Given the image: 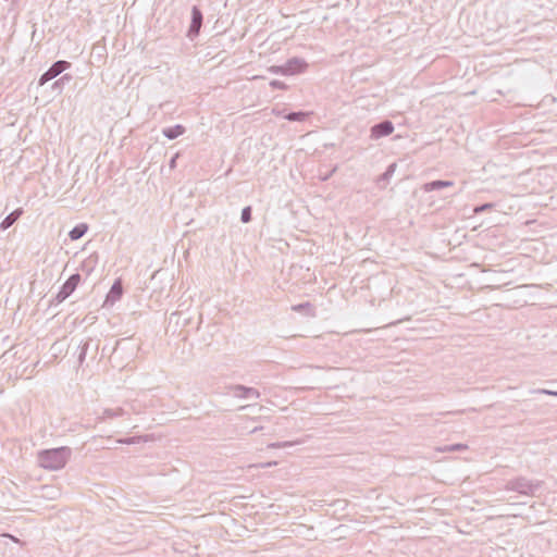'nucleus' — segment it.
Wrapping results in <instances>:
<instances>
[{
    "label": "nucleus",
    "mask_w": 557,
    "mask_h": 557,
    "mask_svg": "<svg viewBox=\"0 0 557 557\" xmlns=\"http://www.w3.org/2000/svg\"><path fill=\"white\" fill-rule=\"evenodd\" d=\"M72 450L67 446L44 449L38 453L39 465L48 470L62 469L71 457Z\"/></svg>",
    "instance_id": "f257e3e1"
},
{
    "label": "nucleus",
    "mask_w": 557,
    "mask_h": 557,
    "mask_svg": "<svg viewBox=\"0 0 557 557\" xmlns=\"http://www.w3.org/2000/svg\"><path fill=\"white\" fill-rule=\"evenodd\" d=\"M543 482L539 480H529L524 476H518L507 481L505 490L517 492L525 496H535L542 487Z\"/></svg>",
    "instance_id": "f03ea898"
},
{
    "label": "nucleus",
    "mask_w": 557,
    "mask_h": 557,
    "mask_svg": "<svg viewBox=\"0 0 557 557\" xmlns=\"http://www.w3.org/2000/svg\"><path fill=\"white\" fill-rule=\"evenodd\" d=\"M308 66L309 64L305 59L293 57L288 59L284 64L270 66L268 71L272 74L292 76L304 73Z\"/></svg>",
    "instance_id": "7ed1b4c3"
},
{
    "label": "nucleus",
    "mask_w": 557,
    "mask_h": 557,
    "mask_svg": "<svg viewBox=\"0 0 557 557\" xmlns=\"http://www.w3.org/2000/svg\"><path fill=\"white\" fill-rule=\"evenodd\" d=\"M81 281L82 277L79 273L72 274L61 286L59 293L54 297V301L57 304L63 302L77 288Z\"/></svg>",
    "instance_id": "20e7f679"
},
{
    "label": "nucleus",
    "mask_w": 557,
    "mask_h": 557,
    "mask_svg": "<svg viewBox=\"0 0 557 557\" xmlns=\"http://www.w3.org/2000/svg\"><path fill=\"white\" fill-rule=\"evenodd\" d=\"M71 66V63L64 60L55 61L38 79V85L44 86L48 82L59 76L62 72Z\"/></svg>",
    "instance_id": "39448f33"
},
{
    "label": "nucleus",
    "mask_w": 557,
    "mask_h": 557,
    "mask_svg": "<svg viewBox=\"0 0 557 557\" xmlns=\"http://www.w3.org/2000/svg\"><path fill=\"white\" fill-rule=\"evenodd\" d=\"M202 22H203V14H202L201 10L197 5H194L191 8L190 25L187 30V37L190 40H194L195 38H197L199 36L200 29L202 26Z\"/></svg>",
    "instance_id": "423d86ee"
},
{
    "label": "nucleus",
    "mask_w": 557,
    "mask_h": 557,
    "mask_svg": "<svg viewBox=\"0 0 557 557\" xmlns=\"http://www.w3.org/2000/svg\"><path fill=\"white\" fill-rule=\"evenodd\" d=\"M395 127L392 121L383 120L376 124H374L370 129V138L373 140H377L382 137H386L394 132Z\"/></svg>",
    "instance_id": "0eeeda50"
},
{
    "label": "nucleus",
    "mask_w": 557,
    "mask_h": 557,
    "mask_svg": "<svg viewBox=\"0 0 557 557\" xmlns=\"http://www.w3.org/2000/svg\"><path fill=\"white\" fill-rule=\"evenodd\" d=\"M230 391L238 398H259L260 392L255 387H248L242 384L231 385Z\"/></svg>",
    "instance_id": "6e6552de"
},
{
    "label": "nucleus",
    "mask_w": 557,
    "mask_h": 557,
    "mask_svg": "<svg viewBox=\"0 0 557 557\" xmlns=\"http://www.w3.org/2000/svg\"><path fill=\"white\" fill-rule=\"evenodd\" d=\"M123 284L121 278H116L106 296L104 305H114L123 296Z\"/></svg>",
    "instance_id": "1a4fd4ad"
},
{
    "label": "nucleus",
    "mask_w": 557,
    "mask_h": 557,
    "mask_svg": "<svg viewBox=\"0 0 557 557\" xmlns=\"http://www.w3.org/2000/svg\"><path fill=\"white\" fill-rule=\"evenodd\" d=\"M454 185L453 181H444V180H436L431 181L422 185V190L425 193H430L433 190H440L446 187H451Z\"/></svg>",
    "instance_id": "9d476101"
},
{
    "label": "nucleus",
    "mask_w": 557,
    "mask_h": 557,
    "mask_svg": "<svg viewBox=\"0 0 557 557\" xmlns=\"http://www.w3.org/2000/svg\"><path fill=\"white\" fill-rule=\"evenodd\" d=\"M23 209L17 208L14 211H12L10 214H8L1 222L0 228L5 231L9 227H11L23 214Z\"/></svg>",
    "instance_id": "9b49d317"
},
{
    "label": "nucleus",
    "mask_w": 557,
    "mask_h": 557,
    "mask_svg": "<svg viewBox=\"0 0 557 557\" xmlns=\"http://www.w3.org/2000/svg\"><path fill=\"white\" fill-rule=\"evenodd\" d=\"M186 128L182 124H176L174 126L165 127L162 129V134L168 139L172 140L185 133Z\"/></svg>",
    "instance_id": "f8f14e48"
},
{
    "label": "nucleus",
    "mask_w": 557,
    "mask_h": 557,
    "mask_svg": "<svg viewBox=\"0 0 557 557\" xmlns=\"http://www.w3.org/2000/svg\"><path fill=\"white\" fill-rule=\"evenodd\" d=\"M396 168H397V164L396 163H391L384 173H382L377 180H376V183L381 186V187H385L386 184L388 183L389 178L394 175L395 171H396Z\"/></svg>",
    "instance_id": "ddd939ff"
},
{
    "label": "nucleus",
    "mask_w": 557,
    "mask_h": 557,
    "mask_svg": "<svg viewBox=\"0 0 557 557\" xmlns=\"http://www.w3.org/2000/svg\"><path fill=\"white\" fill-rule=\"evenodd\" d=\"M292 310L295 311V312L304 313V314H306L308 317H314L315 315V309L312 306V304L309 302V301L301 302V304H298V305H294V306H292Z\"/></svg>",
    "instance_id": "4468645a"
},
{
    "label": "nucleus",
    "mask_w": 557,
    "mask_h": 557,
    "mask_svg": "<svg viewBox=\"0 0 557 557\" xmlns=\"http://www.w3.org/2000/svg\"><path fill=\"white\" fill-rule=\"evenodd\" d=\"M88 231V225L86 223H79L75 225L69 233V237L72 240L81 239Z\"/></svg>",
    "instance_id": "2eb2a0df"
},
{
    "label": "nucleus",
    "mask_w": 557,
    "mask_h": 557,
    "mask_svg": "<svg viewBox=\"0 0 557 557\" xmlns=\"http://www.w3.org/2000/svg\"><path fill=\"white\" fill-rule=\"evenodd\" d=\"M308 116V113L307 112H304V111H292L289 113H287L284 119H286L287 121H290V122H302L306 120V117Z\"/></svg>",
    "instance_id": "dca6fc26"
},
{
    "label": "nucleus",
    "mask_w": 557,
    "mask_h": 557,
    "mask_svg": "<svg viewBox=\"0 0 557 557\" xmlns=\"http://www.w3.org/2000/svg\"><path fill=\"white\" fill-rule=\"evenodd\" d=\"M125 413L124 409L123 408H114V409H104L103 410V414L102 417L100 418L101 420H104V419H113V418H116V417H122L123 414Z\"/></svg>",
    "instance_id": "f3484780"
},
{
    "label": "nucleus",
    "mask_w": 557,
    "mask_h": 557,
    "mask_svg": "<svg viewBox=\"0 0 557 557\" xmlns=\"http://www.w3.org/2000/svg\"><path fill=\"white\" fill-rule=\"evenodd\" d=\"M72 78H73L72 75L64 74L62 77H60L58 81H55L52 84V89L53 90H58L59 92H61L63 87H64V85L70 83L72 81Z\"/></svg>",
    "instance_id": "a211bd4d"
},
{
    "label": "nucleus",
    "mask_w": 557,
    "mask_h": 557,
    "mask_svg": "<svg viewBox=\"0 0 557 557\" xmlns=\"http://www.w3.org/2000/svg\"><path fill=\"white\" fill-rule=\"evenodd\" d=\"M252 220V208L250 206H247L243 208L240 213V221L243 223H249Z\"/></svg>",
    "instance_id": "6ab92c4d"
},
{
    "label": "nucleus",
    "mask_w": 557,
    "mask_h": 557,
    "mask_svg": "<svg viewBox=\"0 0 557 557\" xmlns=\"http://www.w3.org/2000/svg\"><path fill=\"white\" fill-rule=\"evenodd\" d=\"M95 260L91 258H88L83 261L81 265V270L86 273V275H89L91 271L94 270Z\"/></svg>",
    "instance_id": "aec40b11"
},
{
    "label": "nucleus",
    "mask_w": 557,
    "mask_h": 557,
    "mask_svg": "<svg viewBox=\"0 0 557 557\" xmlns=\"http://www.w3.org/2000/svg\"><path fill=\"white\" fill-rule=\"evenodd\" d=\"M468 446L466 444H454L445 446L442 451H462L466 450Z\"/></svg>",
    "instance_id": "412c9836"
},
{
    "label": "nucleus",
    "mask_w": 557,
    "mask_h": 557,
    "mask_svg": "<svg viewBox=\"0 0 557 557\" xmlns=\"http://www.w3.org/2000/svg\"><path fill=\"white\" fill-rule=\"evenodd\" d=\"M89 342L90 341H87L86 343H84L79 348H81V351H79V355H78V362L82 364L86 358V354H87V350H88V347H89Z\"/></svg>",
    "instance_id": "4be33fe9"
},
{
    "label": "nucleus",
    "mask_w": 557,
    "mask_h": 557,
    "mask_svg": "<svg viewBox=\"0 0 557 557\" xmlns=\"http://www.w3.org/2000/svg\"><path fill=\"white\" fill-rule=\"evenodd\" d=\"M270 86L272 89H281V90H286L288 88L284 82L277 81V79L271 81Z\"/></svg>",
    "instance_id": "5701e85b"
},
{
    "label": "nucleus",
    "mask_w": 557,
    "mask_h": 557,
    "mask_svg": "<svg viewBox=\"0 0 557 557\" xmlns=\"http://www.w3.org/2000/svg\"><path fill=\"white\" fill-rule=\"evenodd\" d=\"M492 207H493V203L486 202V203H482V205L475 207L473 211H474V213L478 214V213H481V212H484V211L491 209Z\"/></svg>",
    "instance_id": "b1692460"
},
{
    "label": "nucleus",
    "mask_w": 557,
    "mask_h": 557,
    "mask_svg": "<svg viewBox=\"0 0 557 557\" xmlns=\"http://www.w3.org/2000/svg\"><path fill=\"white\" fill-rule=\"evenodd\" d=\"M117 442H119V443H121V444H127V445H129V444H135V443H137V442H138V440H137V437H125V438H121V440H119Z\"/></svg>",
    "instance_id": "393cba45"
},
{
    "label": "nucleus",
    "mask_w": 557,
    "mask_h": 557,
    "mask_svg": "<svg viewBox=\"0 0 557 557\" xmlns=\"http://www.w3.org/2000/svg\"><path fill=\"white\" fill-rule=\"evenodd\" d=\"M293 443L290 442H278V443H273L270 445V447H273V448H283V447H287V446H292Z\"/></svg>",
    "instance_id": "a878e982"
},
{
    "label": "nucleus",
    "mask_w": 557,
    "mask_h": 557,
    "mask_svg": "<svg viewBox=\"0 0 557 557\" xmlns=\"http://www.w3.org/2000/svg\"><path fill=\"white\" fill-rule=\"evenodd\" d=\"M532 394H543V395H549L552 393V389L548 388H536L531 391Z\"/></svg>",
    "instance_id": "bb28decb"
},
{
    "label": "nucleus",
    "mask_w": 557,
    "mask_h": 557,
    "mask_svg": "<svg viewBox=\"0 0 557 557\" xmlns=\"http://www.w3.org/2000/svg\"><path fill=\"white\" fill-rule=\"evenodd\" d=\"M177 158H178V153L174 154V156L171 158V160H170V162H169V166H170L171 169H174V168L176 166V160H177Z\"/></svg>",
    "instance_id": "cd10ccee"
},
{
    "label": "nucleus",
    "mask_w": 557,
    "mask_h": 557,
    "mask_svg": "<svg viewBox=\"0 0 557 557\" xmlns=\"http://www.w3.org/2000/svg\"><path fill=\"white\" fill-rule=\"evenodd\" d=\"M259 430H262V426H255V428H252V429L250 430V433H255V432H257V431H259Z\"/></svg>",
    "instance_id": "c85d7f7f"
},
{
    "label": "nucleus",
    "mask_w": 557,
    "mask_h": 557,
    "mask_svg": "<svg viewBox=\"0 0 557 557\" xmlns=\"http://www.w3.org/2000/svg\"><path fill=\"white\" fill-rule=\"evenodd\" d=\"M550 396H556L557 397V391H553L552 389Z\"/></svg>",
    "instance_id": "c756f323"
}]
</instances>
